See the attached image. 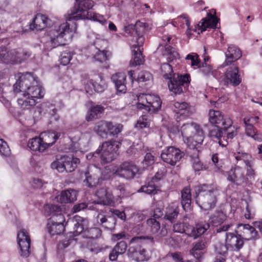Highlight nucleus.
I'll list each match as a JSON object with an SVG mask.
<instances>
[{"mask_svg": "<svg viewBox=\"0 0 262 262\" xmlns=\"http://www.w3.org/2000/svg\"><path fill=\"white\" fill-rule=\"evenodd\" d=\"M98 223H99L105 229L112 230L116 224V220L114 217L108 216L106 217L102 214H99L97 216Z\"/></svg>", "mask_w": 262, "mask_h": 262, "instance_id": "obj_39", "label": "nucleus"}, {"mask_svg": "<svg viewBox=\"0 0 262 262\" xmlns=\"http://www.w3.org/2000/svg\"><path fill=\"white\" fill-rule=\"evenodd\" d=\"M234 158L237 161V165L239 166L243 163L247 166L253 162V158L251 155L246 152H238L235 153Z\"/></svg>", "mask_w": 262, "mask_h": 262, "instance_id": "obj_40", "label": "nucleus"}, {"mask_svg": "<svg viewBox=\"0 0 262 262\" xmlns=\"http://www.w3.org/2000/svg\"><path fill=\"white\" fill-rule=\"evenodd\" d=\"M75 3L72 10L68 13L67 20L88 19L98 21L101 24L106 23L103 16L96 12L89 11L94 7L95 3L92 0H75Z\"/></svg>", "mask_w": 262, "mask_h": 262, "instance_id": "obj_2", "label": "nucleus"}, {"mask_svg": "<svg viewBox=\"0 0 262 262\" xmlns=\"http://www.w3.org/2000/svg\"><path fill=\"white\" fill-rule=\"evenodd\" d=\"M104 108L101 105H96L92 106L88 111L86 116V119L88 121H93L99 117L103 113Z\"/></svg>", "mask_w": 262, "mask_h": 262, "instance_id": "obj_34", "label": "nucleus"}, {"mask_svg": "<svg viewBox=\"0 0 262 262\" xmlns=\"http://www.w3.org/2000/svg\"><path fill=\"white\" fill-rule=\"evenodd\" d=\"M246 134L254 140L261 142L262 141V133H258L257 129L251 125H245Z\"/></svg>", "mask_w": 262, "mask_h": 262, "instance_id": "obj_48", "label": "nucleus"}, {"mask_svg": "<svg viewBox=\"0 0 262 262\" xmlns=\"http://www.w3.org/2000/svg\"><path fill=\"white\" fill-rule=\"evenodd\" d=\"M181 132L184 143L190 149L196 148L202 145L205 138L203 128L194 122L183 124Z\"/></svg>", "mask_w": 262, "mask_h": 262, "instance_id": "obj_4", "label": "nucleus"}, {"mask_svg": "<svg viewBox=\"0 0 262 262\" xmlns=\"http://www.w3.org/2000/svg\"><path fill=\"white\" fill-rule=\"evenodd\" d=\"M138 171L139 168L136 165L130 162H124L116 170L115 173L120 177L130 179L133 178Z\"/></svg>", "mask_w": 262, "mask_h": 262, "instance_id": "obj_18", "label": "nucleus"}, {"mask_svg": "<svg viewBox=\"0 0 262 262\" xmlns=\"http://www.w3.org/2000/svg\"><path fill=\"white\" fill-rule=\"evenodd\" d=\"M10 153V149L7 143L3 139H0V154L4 156H7Z\"/></svg>", "mask_w": 262, "mask_h": 262, "instance_id": "obj_60", "label": "nucleus"}, {"mask_svg": "<svg viewBox=\"0 0 262 262\" xmlns=\"http://www.w3.org/2000/svg\"><path fill=\"white\" fill-rule=\"evenodd\" d=\"M155 162V157L151 153H147L142 162L144 168H147L152 166Z\"/></svg>", "mask_w": 262, "mask_h": 262, "instance_id": "obj_57", "label": "nucleus"}, {"mask_svg": "<svg viewBox=\"0 0 262 262\" xmlns=\"http://www.w3.org/2000/svg\"><path fill=\"white\" fill-rule=\"evenodd\" d=\"M77 195V192L76 190L70 189L62 191L56 199L61 203H72L76 200Z\"/></svg>", "mask_w": 262, "mask_h": 262, "instance_id": "obj_31", "label": "nucleus"}, {"mask_svg": "<svg viewBox=\"0 0 262 262\" xmlns=\"http://www.w3.org/2000/svg\"><path fill=\"white\" fill-rule=\"evenodd\" d=\"M155 183L156 182L151 180L147 183L142 186L138 191L144 192L148 194H155L158 190Z\"/></svg>", "mask_w": 262, "mask_h": 262, "instance_id": "obj_47", "label": "nucleus"}, {"mask_svg": "<svg viewBox=\"0 0 262 262\" xmlns=\"http://www.w3.org/2000/svg\"><path fill=\"white\" fill-rule=\"evenodd\" d=\"M171 37L168 35H164L162 37L163 41L162 45L165 47V51L170 56L168 58L172 60L173 58H177L178 54L173 48L168 46L167 43H169Z\"/></svg>", "mask_w": 262, "mask_h": 262, "instance_id": "obj_45", "label": "nucleus"}, {"mask_svg": "<svg viewBox=\"0 0 262 262\" xmlns=\"http://www.w3.org/2000/svg\"><path fill=\"white\" fill-rule=\"evenodd\" d=\"M198 148V147H196V148H191L192 150L190 155L192 167L195 171L204 170L207 169L206 166L199 159L200 151Z\"/></svg>", "mask_w": 262, "mask_h": 262, "instance_id": "obj_32", "label": "nucleus"}, {"mask_svg": "<svg viewBox=\"0 0 262 262\" xmlns=\"http://www.w3.org/2000/svg\"><path fill=\"white\" fill-rule=\"evenodd\" d=\"M65 171L68 172L73 171L80 163V160L77 158L71 157L67 156H63Z\"/></svg>", "mask_w": 262, "mask_h": 262, "instance_id": "obj_38", "label": "nucleus"}, {"mask_svg": "<svg viewBox=\"0 0 262 262\" xmlns=\"http://www.w3.org/2000/svg\"><path fill=\"white\" fill-rule=\"evenodd\" d=\"M152 75L147 71H141L138 75L137 81L138 82H145L152 79Z\"/></svg>", "mask_w": 262, "mask_h": 262, "instance_id": "obj_63", "label": "nucleus"}, {"mask_svg": "<svg viewBox=\"0 0 262 262\" xmlns=\"http://www.w3.org/2000/svg\"><path fill=\"white\" fill-rule=\"evenodd\" d=\"M151 209L153 211L154 218L159 219L163 215V205L161 202H156L153 203Z\"/></svg>", "mask_w": 262, "mask_h": 262, "instance_id": "obj_53", "label": "nucleus"}, {"mask_svg": "<svg viewBox=\"0 0 262 262\" xmlns=\"http://www.w3.org/2000/svg\"><path fill=\"white\" fill-rule=\"evenodd\" d=\"M184 156V153L179 148L174 146H169L163 149L161 158L165 163L174 166Z\"/></svg>", "mask_w": 262, "mask_h": 262, "instance_id": "obj_13", "label": "nucleus"}, {"mask_svg": "<svg viewBox=\"0 0 262 262\" xmlns=\"http://www.w3.org/2000/svg\"><path fill=\"white\" fill-rule=\"evenodd\" d=\"M189 104L184 101H174L172 103V110L175 114L174 117L176 120L180 121L182 118L188 115L190 111Z\"/></svg>", "mask_w": 262, "mask_h": 262, "instance_id": "obj_21", "label": "nucleus"}, {"mask_svg": "<svg viewBox=\"0 0 262 262\" xmlns=\"http://www.w3.org/2000/svg\"><path fill=\"white\" fill-rule=\"evenodd\" d=\"M50 209L52 216L47 224L48 231L51 235L60 234L64 231V216L61 212L60 206L51 205Z\"/></svg>", "mask_w": 262, "mask_h": 262, "instance_id": "obj_10", "label": "nucleus"}, {"mask_svg": "<svg viewBox=\"0 0 262 262\" xmlns=\"http://www.w3.org/2000/svg\"><path fill=\"white\" fill-rule=\"evenodd\" d=\"M121 142L116 140L106 141L102 143L101 147V154L98 149L95 152L89 154L86 158L90 161H97L100 159L102 163L111 162L116 158L118 149L121 146Z\"/></svg>", "mask_w": 262, "mask_h": 262, "instance_id": "obj_5", "label": "nucleus"}, {"mask_svg": "<svg viewBox=\"0 0 262 262\" xmlns=\"http://www.w3.org/2000/svg\"><path fill=\"white\" fill-rule=\"evenodd\" d=\"M50 21V20L48 17L39 13L36 15L32 23L30 25V28L32 30H42L49 25Z\"/></svg>", "mask_w": 262, "mask_h": 262, "instance_id": "obj_25", "label": "nucleus"}, {"mask_svg": "<svg viewBox=\"0 0 262 262\" xmlns=\"http://www.w3.org/2000/svg\"><path fill=\"white\" fill-rule=\"evenodd\" d=\"M160 72L161 75L166 79H169L172 78L173 74L172 67L167 63L162 64Z\"/></svg>", "mask_w": 262, "mask_h": 262, "instance_id": "obj_50", "label": "nucleus"}, {"mask_svg": "<svg viewBox=\"0 0 262 262\" xmlns=\"http://www.w3.org/2000/svg\"><path fill=\"white\" fill-rule=\"evenodd\" d=\"M150 119L147 115H142L139 118L135 125V127L142 129L148 128L150 126Z\"/></svg>", "mask_w": 262, "mask_h": 262, "instance_id": "obj_54", "label": "nucleus"}, {"mask_svg": "<svg viewBox=\"0 0 262 262\" xmlns=\"http://www.w3.org/2000/svg\"><path fill=\"white\" fill-rule=\"evenodd\" d=\"M51 166L52 169H56L59 172L64 171L65 167L63 156L60 157V159H57L56 161L52 162Z\"/></svg>", "mask_w": 262, "mask_h": 262, "instance_id": "obj_56", "label": "nucleus"}, {"mask_svg": "<svg viewBox=\"0 0 262 262\" xmlns=\"http://www.w3.org/2000/svg\"><path fill=\"white\" fill-rule=\"evenodd\" d=\"M228 250H230L229 247L227 246L226 243L225 245L223 244H217L215 246V251L219 255L216 256L214 262H225V255L227 254Z\"/></svg>", "mask_w": 262, "mask_h": 262, "instance_id": "obj_42", "label": "nucleus"}, {"mask_svg": "<svg viewBox=\"0 0 262 262\" xmlns=\"http://www.w3.org/2000/svg\"><path fill=\"white\" fill-rule=\"evenodd\" d=\"M107 52L105 50H98L96 53L94 55V58L100 62L105 61L108 59Z\"/></svg>", "mask_w": 262, "mask_h": 262, "instance_id": "obj_58", "label": "nucleus"}, {"mask_svg": "<svg viewBox=\"0 0 262 262\" xmlns=\"http://www.w3.org/2000/svg\"><path fill=\"white\" fill-rule=\"evenodd\" d=\"M209 224L206 222L198 223L195 227H190L191 231L188 232L187 234L196 238L204 234L209 229Z\"/></svg>", "mask_w": 262, "mask_h": 262, "instance_id": "obj_33", "label": "nucleus"}, {"mask_svg": "<svg viewBox=\"0 0 262 262\" xmlns=\"http://www.w3.org/2000/svg\"><path fill=\"white\" fill-rule=\"evenodd\" d=\"M218 20L217 17L210 13L207 14V16L202 19V21L198 24V34L202 33L207 28H214L216 27Z\"/></svg>", "mask_w": 262, "mask_h": 262, "instance_id": "obj_24", "label": "nucleus"}, {"mask_svg": "<svg viewBox=\"0 0 262 262\" xmlns=\"http://www.w3.org/2000/svg\"><path fill=\"white\" fill-rule=\"evenodd\" d=\"M226 173L227 180L236 185H243L247 182L245 170L239 165L232 167Z\"/></svg>", "mask_w": 262, "mask_h": 262, "instance_id": "obj_15", "label": "nucleus"}, {"mask_svg": "<svg viewBox=\"0 0 262 262\" xmlns=\"http://www.w3.org/2000/svg\"><path fill=\"white\" fill-rule=\"evenodd\" d=\"M95 195L97 198V204L112 206L115 205L114 196L109 188L103 187L98 189L96 192Z\"/></svg>", "mask_w": 262, "mask_h": 262, "instance_id": "obj_19", "label": "nucleus"}, {"mask_svg": "<svg viewBox=\"0 0 262 262\" xmlns=\"http://www.w3.org/2000/svg\"><path fill=\"white\" fill-rule=\"evenodd\" d=\"M108 135L110 136H117L122 130L123 126L120 123H113L112 122H108Z\"/></svg>", "mask_w": 262, "mask_h": 262, "instance_id": "obj_49", "label": "nucleus"}, {"mask_svg": "<svg viewBox=\"0 0 262 262\" xmlns=\"http://www.w3.org/2000/svg\"><path fill=\"white\" fill-rule=\"evenodd\" d=\"M186 59L188 64L191 66H198L199 65V56L196 53H191L187 55Z\"/></svg>", "mask_w": 262, "mask_h": 262, "instance_id": "obj_59", "label": "nucleus"}, {"mask_svg": "<svg viewBox=\"0 0 262 262\" xmlns=\"http://www.w3.org/2000/svg\"><path fill=\"white\" fill-rule=\"evenodd\" d=\"M242 82V77L239 74V69L236 64L229 67L224 74L223 82L224 85L233 86L238 85Z\"/></svg>", "mask_w": 262, "mask_h": 262, "instance_id": "obj_14", "label": "nucleus"}, {"mask_svg": "<svg viewBox=\"0 0 262 262\" xmlns=\"http://www.w3.org/2000/svg\"><path fill=\"white\" fill-rule=\"evenodd\" d=\"M172 24L173 26L176 27L185 28L186 26L187 27V34H190V21L186 14H183L174 19Z\"/></svg>", "mask_w": 262, "mask_h": 262, "instance_id": "obj_35", "label": "nucleus"}, {"mask_svg": "<svg viewBox=\"0 0 262 262\" xmlns=\"http://www.w3.org/2000/svg\"><path fill=\"white\" fill-rule=\"evenodd\" d=\"M71 32L70 25L67 22L54 25L48 32L50 39L49 43L51 44V48L48 50L65 45L67 40L65 37Z\"/></svg>", "mask_w": 262, "mask_h": 262, "instance_id": "obj_8", "label": "nucleus"}, {"mask_svg": "<svg viewBox=\"0 0 262 262\" xmlns=\"http://www.w3.org/2000/svg\"><path fill=\"white\" fill-rule=\"evenodd\" d=\"M208 122L210 125L222 124L228 139H232L237 133L238 128L232 125L233 122L229 116H224L220 111L210 109L208 112Z\"/></svg>", "mask_w": 262, "mask_h": 262, "instance_id": "obj_7", "label": "nucleus"}, {"mask_svg": "<svg viewBox=\"0 0 262 262\" xmlns=\"http://www.w3.org/2000/svg\"><path fill=\"white\" fill-rule=\"evenodd\" d=\"M100 170L97 167H89V169L84 173V179L83 182L89 187L96 186L99 183V174Z\"/></svg>", "mask_w": 262, "mask_h": 262, "instance_id": "obj_20", "label": "nucleus"}, {"mask_svg": "<svg viewBox=\"0 0 262 262\" xmlns=\"http://www.w3.org/2000/svg\"><path fill=\"white\" fill-rule=\"evenodd\" d=\"M101 231L98 228L86 229L84 231L83 236L88 238L95 239L100 236Z\"/></svg>", "mask_w": 262, "mask_h": 262, "instance_id": "obj_51", "label": "nucleus"}, {"mask_svg": "<svg viewBox=\"0 0 262 262\" xmlns=\"http://www.w3.org/2000/svg\"><path fill=\"white\" fill-rule=\"evenodd\" d=\"M226 219V215L223 212H216L211 219V222L214 226L223 223Z\"/></svg>", "mask_w": 262, "mask_h": 262, "instance_id": "obj_52", "label": "nucleus"}, {"mask_svg": "<svg viewBox=\"0 0 262 262\" xmlns=\"http://www.w3.org/2000/svg\"><path fill=\"white\" fill-rule=\"evenodd\" d=\"M125 79V74L122 72L116 73L112 76V80L115 84L118 93H125L126 92Z\"/></svg>", "mask_w": 262, "mask_h": 262, "instance_id": "obj_29", "label": "nucleus"}, {"mask_svg": "<svg viewBox=\"0 0 262 262\" xmlns=\"http://www.w3.org/2000/svg\"><path fill=\"white\" fill-rule=\"evenodd\" d=\"M179 212L178 204L176 202L171 203L165 208L164 219L173 223L176 221Z\"/></svg>", "mask_w": 262, "mask_h": 262, "instance_id": "obj_26", "label": "nucleus"}, {"mask_svg": "<svg viewBox=\"0 0 262 262\" xmlns=\"http://www.w3.org/2000/svg\"><path fill=\"white\" fill-rule=\"evenodd\" d=\"M237 229L239 234L243 239L248 241L257 237V232L254 227L249 224H239Z\"/></svg>", "mask_w": 262, "mask_h": 262, "instance_id": "obj_23", "label": "nucleus"}, {"mask_svg": "<svg viewBox=\"0 0 262 262\" xmlns=\"http://www.w3.org/2000/svg\"><path fill=\"white\" fill-rule=\"evenodd\" d=\"M28 146L33 151L43 152L46 150L40 136L30 139L28 142Z\"/></svg>", "mask_w": 262, "mask_h": 262, "instance_id": "obj_43", "label": "nucleus"}, {"mask_svg": "<svg viewBox=\"0 0 262 262\" xmlns=\"http://www.w3.org/2000/svg\"><path fill=\"white\" fill-rule=\"evenodd\" d=\"M137 97L138 102L136 106L138 110L145 109L150 113H156L160 110L162 101L157 95L140 94Z\"/></svg>", "mask_w": 262, "mask_h": 262, "instance_id": "obj_11", "label": "nucleus"}, {"mask_svg": "<svg viewBox=\"0 0 262 262\" xmlns=\"http://www.w3.org/2000/svg\"><path fill=\"white\" fill-rule=\"evenodd\" d=\"M144 24L137 23L134 27L135 34L133 37L130 45L133 53V58L130 61L131 66H136L142 63L143 57L142 54V46L144 42V38L141 32L144 31Z\"/></svg>", "mask_w": 262, "mask_h": 262, "instance_id": "obj_6", "label": "nucleus"}, {"mask_svg": "<svg viewBox=\"0 0 262 262\" xmlns=\"http://www.w3.org/2000/svg\"><path fill=\"white\" fill-rule=\"evenodd\" d=\"M195 201L201 209L207 211L215 207L220 190L217 186L211 184H202L195 187Z\"/></svg>", "mask_w": 262, "mask_h": 262, "instance_id": "obj_3", "label": "nucleus"}, {"mask_svg": "<svg viewBox=\"0 0 262 262\" xmlns=\"http://www.w3.org/2000/svg\"><path fill=\"white\" fill-rule=\"evenodd\" d=\"M147 229L154 237L159 239L167 235L168 231L165 225L161 226L160 222L156 218L151 217L146 220Z\"/></svg>", "mask_w": 262, "mask_h": 262, "instance_id": "obj_16", "label": "nucleus"}, {"mask_svg": "<svg viewBox=\"0 0 262 262\" xmlns=\"http://www.w3.org/2000/svg\"><path fill=\"white\" fill-rule=\"evenodd\" d=\"M75 220L77 222L74 225L73 234L74 236H77L82 232H84L85 229H86L88 221L86 219H83L80 216H76Z\"/></svg>", "mask_w": 262, "mask_h": 262, "instance_id": "obj_41", "label": "nucleus"}, {"mask_svg": "<svg viewBox=\"0 0 262 262\" xmlns=\"http://www.w3.org/2000/svg\"><path fill=\"white\" fill-rule=\"evenodd\" d=\"M130 256L138 262L147 261L150 257V253L148 251L142 246H138L133 251H130Z\"/></svg>", "mask_w": 262, "mask_h": 262, "instance_id": "obj_27", "label": "nucleus"}, {"mask_svg": "<svg viewBox=\"0 0 262 262\" xmlns=\"http://www.w3.org/2000/svg\"><path fill=\"white\" fill-rule=\"evenodd\" d=\"M17 243L21 256L27 257L30 254L31 239L27 231L22 229L17 233Z\"/></svg>", "mask_w": 262, "mask_h": 262, "instance_id": "obj_17", "label": "nucleus"}, {"mask_svg": "<svg viewBox=\"0 0 262 262\" xmlns=\"http://www.w3.org/2000/svg\"><path fill=\"white\" fill-rule=\"evenodd\" d=\"M71 58V53L69 51H65L60 55V63L64 66L67 65L70 62Z\"/></svg>", "mask_w": 262, "mask_h": 262, "instance_id": "obj_61", "label": "nucleus"}, {"mask_svg": "<svg viewBox=\"0 0 262 262\" xmlns=\"http://www.w3.org/2000/svg\"><path fill=\"white\" fill-rule=\"evenodd\" d=\"M59 136V134L54 132H43L40 134L45 149L52 146Z\"/></svg>", "mask_w": 262, "mask_h": 262, "instance_id": "obj_30", "label": "nucleus"}, {"mask_svg": "<svg viewBox=\"0 0 262 262\" xmlns=\"http://www.w3.org/2000/svg\"><path fill=\"white\" fill-rule=\"evenodd\" d=\"M191 202V194L189 187L184 188L181 191V204L186 211L190 209Z\"/></svg>", "mask_w": 262, "mask_h": 262, "instance_id": "obj_37", "label": "nucleus"}, {"mask_svg": "<svg viewBox=\"0 0 262 262\" xmlns=\"http://www.w3.org/2000/svg\"><path fill=\"white\" fill-rule=\"evenodd\" d=\"M82 83L84 85L85 90L87 93H90L94 89L95 83L93 80L89 79H84L82 80Z\"/></svg>", "mask_w": 262, "mask_h": 262, "instance_id": "obj_64", "label": "nucleus"}, {"mask_svg": "<svg viewBox=\"0 0 262 262\" xmlns=\"http://www.w3.org/2000/svg\"><path fill=\"white\" fill-rule=\"evenodd\" d=\"M206 247L205 243L201 241L195 243L190 250V253L196 259L200 260L203 257Z\"/></svg>", "mask_w": 262, "mask_h": 262, "instance_id": "obj_36", "label": "nucleus"}, {"mask_svg": "<svg viewBox=\"0 0 262 262\" xmlns=\"http://www.w3.org/2000/svg\"><path fill=\"white\" fill-rule=\"evenodd\" d=\"M226 243L229 247L230 250L238 251L244 246L243 238L239 234H235L233 233H226Z\"/></svg>", "mask_w": 262, "mask_h": 262, "instance_id": "obj_22", "label": "nucleus"}, {"mask_svg": "<svg viewBox=\"0 0 262 262\" xmlns=\"http://www.w3.org/2000/svg\"><path fill=\"white\" fill-rule=\"evenodd\" d=\"M108 122L104 120L98 122L94 128V131L102 137H106L108 135Z\"/></svg>", "mask_w": 262, "mask_h": 262, "instance_id": "obj_44", "label": "nucleus"}, {"mask_svg": "<svg viewBox=\"0 0 262 262\" xmlns=\"http://www.w3.org/2000/svg\"><path fill=\"white\" fill-rule=\"evenodd\" d=\"M13 91L15 94L22 93V97L17 99V103L21 108L27 110L33 107L37 100L42 98L45 94L44 89L30 73L20 77L19 81L14 84Z\"/></svg>", "mask_w": 262, "mask_h": 262, "instance_id": "obj_1", "label": "nucleus"}, {"mask_svg": "<svg viewBox=\"0 0 262 262\" xmlns=\"http://www.w3.org/2000/svg\"><path fill=\"white\" fill-rule=\"evenodd\" d=\"M168 83L169 91L175 95L180 94L183 92V88L187 85L190 81L188 74L180 75L174 74L172 77L169 79Z\"/></svg>", "mask_w": 262, "mask_h": 262, "instance_id": "obj_12", "label": "nucleus"}, {"mask_svg": "<svg viewBox=\"0 0 262 262\" xmlns=\"http://www.w3.org/2000/svg\"><path fill=\"white\" fill-rule=\"evenodd\" d=\"M246 166L247 167V173L246 175H245V177L247 178V181L249 180H254L255 176V172L253 168V162Z\"/></svg>", "mask_w": 262, "mask_h": 262, "instance_id": "obj_62", "label": "nucleus"}, {"mask_svg": "<svg viewBox=\"0 0 262 262\" xmlns=\"http://www.w3.org/2000/svg\"><path fill=\"white\" fill-rule=\"evenodd\" d=\"M225 56L226 60L224 63L228 65L239 59L242 57V52L237 47L231 45L228 46L225 52Z\"/></svg>", "mask_w": 262, "mask_h": 262, "instance_id": "obj_28", "label": "nucleus"}, {"mask_svg": "<svg viewBox=\"0 0 262 262\" xmlns=\"http://www.w3.org/2000/svg\"><path fill=\"white\" fill-rule=\"evenodd\" d=\"M199 72L206 76L210 75H212L214 77L216 76V71L213 70L210 65L206 63L203 64L201 67H199Z\"/></svg>", "mask_w": 262, "mask_h": 262, "instance_id": "obj_55", "label": "nucleus"}, {"mask_svg": "<svg viewBox=\"0 0 262 262\" xmlns=\"http://www.w3.org/2000/svg\"><path fill=\"white\" fill-rule=\"evenodd\" d=\"M31 55V53L26 49L19 48L9 50L5 47H0V62L5 63H20L29 58Z\"/></svg>", "mask_w": 262, "mask_h": 262, "instance_id": "obj_9", "label": "nucleus"}, {"mask_svg": "<svg viewBox=\"0 0 262 262\" xmlns=\"http://www.w3.org/2000/svg\"><path fill=\"white\" fill-rule=\"evenodd\" d=\"M219 125H210L208 129V136L213 138L216 139L220 142V139L223 136L224 128H221Z\"/></svg>", "mask_w": 262, "mask_h": 262, "instance_id": "obj_46", "label": "nucleus"}]
</instances>
